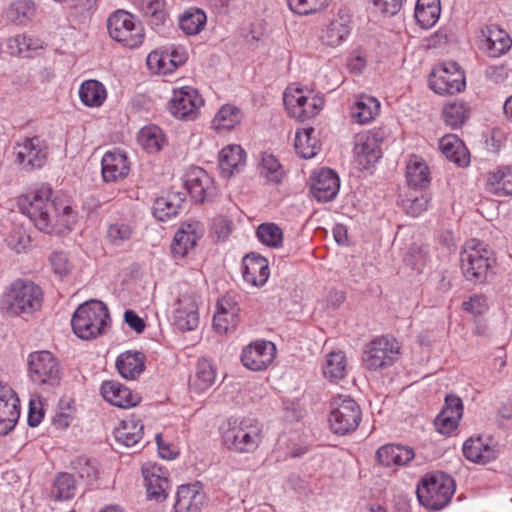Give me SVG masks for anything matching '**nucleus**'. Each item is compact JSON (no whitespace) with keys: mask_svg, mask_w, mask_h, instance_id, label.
Returning <instances> with one entry per match:
<instances>
[{"mask_svg":"<svg viewBox=\"0 0 512 512\" xmlns=\"http://www.w3.org/2000/svg\"><path fill=\"white\" fill-rule=\"evenodd\" d=\"M52 190L41 185L18 198V207L34 225L47 234H64L72 229L76 222V213L62 199H51Z\"/></svg>","mask_w":512,"mask_h":512,"instance_id":"obj_1","label":"nucleus"},{"mask_svg":"<svg viewBox=\"0 0 512 512\" xmlns=\"http://www.w3.org/2000/svg\"><path fill=\"white\" fill-rule=\"evenodd\" d=\"M109 320L106 305L97 300L87 301L75 310L71 326L74 334L83 340H92L102 335Z\"/></svg>","mask_w":512,"mask_h":512,"instance_id":"obj_2","label":"nucleus"},{"mask_svg":"<svg viewBox=\"0 0 512 512\" xmlns=\"http://www.w3.org/2000/svg\"><path fill=\"white\" fill-rule=\"evenodd\" d=\"M263 439V426L254 418L229 421L223 432L227 448L236 453H254Z\"/></svg>","mask_w":512,"mask_h":512,"instance_id":"obj_3","label":"nucleus"},{"mask_svg":"<svg viewBox=\"0 0 512 512\" xmlns=\"http://www.w3.org/2000/svg\"><path fill=\"white\" fill-rule=\"evenodd\" d=\"M455 493V482L444 473L427 474L417 485L419 503L429 510L443 509Z\"/></svg>","mask_w":512,"mask_h":512,"instance_id":"obj_4","label":"nucleus"},{"mask_svg":"<svg viewBox=\"0 0 512 512\" xmlns=\"http://www.w3.org/2000/svg\"><path fill=\"white\" fill-rule=\"evenodd\" d=\"M41 288L30 281L17 280L1 299V308L12 315L31 314L41 308Z\"/></svg>","mask_w":512,"mask_h":512,"instance_id":"obj_5","label":"nucleus"},{"mask_svg":"<svg viewBox=\"0 0 512 512\" xmlns=\"http://www.w3.org/2000/svg\"><path fill=\"white\" fill-rule=\"evenodd\" d=\"M107 29L114 41L130 49L138 48L144 41L143 25L125 10H117L108 17Z\"/></svg>","mask_w":512,"mask_h":512,"instance_id":"obj_6","label":"nucleus"},{"mask_svg":"<svg viewBox=\"0 0 512 512\" xmlns=\"http://www.w3.org/2000/svg\"><path fill=\"white\" fill-rule=\"evenodd\" d=\"M27 372L34 384L47 388L58 386L62 375L58 359L46 350L29 354Z\"/></svg>","mask_w":512,"mask_h":512,"instance_id":"obj_7","label":"nucleus"},{"mask_svg":"<svg viewBox=\"0 0 512 512\" xmlns=\"http://www.w3.org/2000/svg\"><path fill=\"white\" fill-rule=\"evenodd\" d=\"M494 263L493 253L474 240L467 242L461 253V269L470 281H484Z\"/></svg>","mask_w":512,"mask_h":512,"instance_id":"obj_8","label":"nucleus"},{"mask_svg":"<svg viewBox=\"0 0 512 512\" xmlns=\"http://www.w3.org/2000/svg\"><path fill=\"white\" fill-rule=\"evenodd\" d=\"M400 349V344L395 338L377 337L364 346L362 364L371 371L389 367L397 360Z\"/></svg>","mask_w":512,"mask_h":512,"instance_id":"obj_9","label":"nucleus"},{"mask_svg":"<svg viewBox=\"0 0 512 512\" xmlns=\"http://www.w3.org/2000/svg\"><path fill=\"white\" fill-rule=\"evenodd\" d=\"M362 412L355 400L338 396L331 402L329 424L333 433L346 435L354 432L361 422Z\"/></svg>","mask_w":512,"mask_h":512,"instance_id":"obj_10","label":"nucleus"},{"mask_svg":"<svg viewBox=\"0 0 512 512\" xmlns=\"http://www.w3.org/2000/svg\"><path fill=\"white\" fill-rule=\"evenodd\" d=\"M283 101L288 114L300 121L313 118L324 105L322 98L298 87H288L283 94Z\"/></svg>","mask_w":512,"mask_h":512,"instance_id":"obj_11","label":"nucleus"},{"mask_svg":"<svg viewBox=\"0 0 512 512\" xmlns=\"http://www.w3.org/2000/svg\"><path fill=\"white\" fill-rule=\"evenodd\" d=\"M465 75L456 62H444L434 67L429 76V86L436 93L456 94L465 88Z\"/></svg>","mask_w":512,"mask_h":512,"instance_id":"obj_12","label":"nucleus"},{"mask_svg":"<svg viewBox=\"0 0 512 512\" xmlns=\"http://www.w3.org/2000/svg\"><path fill=\"white\" fill-rule=\"evenodd\" d=\"M386 137L382 128L358 133L354 138V154L362 169L368 170L382 155L381 144Z\"/></svg>","mask_w":512,"mask_h":512,"instance_id":"obj_13","label":"nucleus"},{"mask_svg":"<svg viewBox=\"0 0 512 512\" xmlns=\"http://www.w3.org/2000/svg\"><path fill=\"white\" fill-rule=\"evenodd\" d=\"M476 43L488 57L497 58L506 54L512 46L509 34L496 24H484L476 32Z\"/></svg>","mask_w":512,"mask_h":512,"instance_id":"obj_14","label":"nucleus"},{"mask_svg":"<svg viewBox=\"0 0 512 512\" xmlns=\"http://www.w3.org/2000/svg\"><path fill=\"white\" fill-rule=\"evenodd\" d=\"M13 151L17 163L26 171L43 167L48 157V146L38 136L27 137L17 142Z\"/></svg>","mask_w":512,"mask_h":512,"instance_id":"obj_15","label":"nucleus"},{"mask_svg":"<svg viewBox=\"0 0 512 512\" xmlns=\"http://www.w3.org/2000/svg\"><path fill=\"white\" fill-rule=\"evenodd\" d=\"M203 103L204 101L196 89L185 86L173 91L168 109L177 119L195 120Z\"/></svg>","mask_w":512,"mask_h":512,"instance_id":"obj_16","label":"nucleus"},{"mask_svg":"<svg viewBox=\"0 0 512 512\" xmlns=\"http://www.w3.org/2000/svg\"><path fill=\"white\" fill-rule=\"evenodd\" d=\"M276 346L269 341H256L246 346L241 354V361L252 371L265 370L276 357Z\"/></svg>","mask_w":512,"mask_h":512,"instance_id":"obj_17","label":"nucleus"},{"mask_svg":"<svg viewBox=\"0 0 512 512\" xmlns=\"http://www.w3.org/2000/svg\"><path fill=\"white\" fill-rule=\"evenodd\" d=\"M20 417V400L7 384L0 383V435L8 434Z\"/></svg>","mask_w":512,"mask_h":512,"instance_id":"obj_18","label":"nucleus"},{"mask_svg":"<svg viewBox=\"0 0 512 512\" xmlns=\"http://www.w3.org/2000/svg\"><path fill=\"white\" fill-rule=\"evenodd\" d=\"M142 475L148 499L157 502L165 500L170 486L167 471L156 464H147L142 467Z\"/></svg>","mask_w":512,"mask_h":512,"instance_id":"obj_19","label":"nucleus"},{"mask_svg":"<svg viewBox=\"0 0 512 512\" xmlns=\"http://www.w3.org/2000/svg\"><path fill=\"white\" fill-rule=\"evenodd\" d=\"M185 188L191 197L199 203L215 193L213 179L200 167H190L185 175Z\"/></svg>","mask_w":512,"mask_h":512,"instance_id":"obj_20","label":"nucleus"},{"mask_svg":"<svg viewBox=\"0 0 512 512\" xmlns=\"http://www.w3.org/2000/svg\"><path fill=\"white\" fill-rule=\"evenodd\" d=\"M206 494L200 482L179 486L174 504L175 512H201Z\"/></svg>","mask_w":512,"mask_h":512,"instance_id":"obj_21","label":"nucleus"},{"mask_svg":"<svg viewBox=\"0 0 512 512\" xmlns=\"http://www.w3.org/2000/svg\"><path fill=\"white\" fill-rule=\"evenodd\" d=\"M340 187L338 175L331 169L322 168L314 172L311 178L310 190L312 195L319 202H329L333 200Z\"/></svg>","mask_w":512,"mask_h":512,"instance_id":"obj_22","label":"nucleus"},{"mask_svg":"<svg viewBox=\"0 0 512 512\" xmlns=\"http://www.w3.org/2000/svg\"><path fill=\"white\" fill-rule=\"evenodd\" d=\"M174 325L181 331H191L199 325V312L196 296L184 294L178 299L173 315Z\"/></svg>","mask_w":512,"mask_h":512,"instance_id":"obj_23","label":"nucleus"},{"mask_svg":"<svg viewBox=\"0 0 512 512\" xmlns=\"http://www.w3.org/2000/svg\"><path fill=\"white\" fill-rule=\"evenodd\" d=\"M242 275L248 284L255 287L263 286L270 275L268 260L256 253L247 254L242 261Z\"/></svg>","mask_w":512,"mask_h":512,"instance_id":"obj_24","label":"nucleus"},{"mask_svg":"<svg viewBox=\"0 0 512 512\" xmlns=\"http://www.w3.org/2000/svg\"><path fill=\"white\" fill-rule=\"evenodd\" d=\"M103 398L112 405L120 408H130L138 405L141 397L128 387L116 381H106L101 386Z\"/></svg>","mask_w":512,"mask_h":512,"instance_id":"obj_25","label":"nucleus"},{"mask_svg":"<svg viewBox=\"0 0 512 512\" xmlns=\"http://www.w3.org/2000/svg\"><path fill=\"white\" fill-rule=\"evenodd\" d=\"M101 164L102 177L105 182H116L123 179L130 171L127 156L120 150L105 153Z\"/></svg>","mask_w":512,"mask_h":512,"instance_id":"obj_26","label":"nucleus"},{"mask_svg":"<svg viewBox=\"0 0 512 512\" xmlns=\"http://www.w3.org/2000/svg\"><path fill=\"white\" fill-rule=\"evenodd\" d=\"M199 222H191L182 224L181 228L176 232L172 244L171 251L175 257L183 258L193 249L200 237Z\"/></svg>","mask_w":512,"mask_h":512,"instance_id":"obj_27","label":"nucleus"},{"mask_svg":"<svg viewBox=\"0 0 512 512\" xmlns=\"http://www.w3.org/2000/svg\"><path fill=\"white\" fill-rule=\"evenodd\" d=\"M414 457V450L402 445H383L376 452L378 462L386 467L405 466L411 462Z\"/></svg>","mask_w":512,"mask_h":512,"instance_id":"obj_28","label":"nucleus"},{"mask_svg":"<svg viewBox=\"0 0 512 512\" xmlns=\"http://www.w3.org/2000/svg\"><path fill=\"white\" fill-rule=\"evenodd\" d=\"M146 357L139 351H125L116 359L119 374L128 380H134L145 370Z\"/></svg>","mask_w":512,"mask_h":512,"instance_id":"obj_29","label":"nucleus"},{"mask_svg":"<svg viewBox=\"0 0 512 512\" xmlns=\"http://www.w3.org/2000/svg\"><path fill=\"white\" fill-rule=\"evenodd\" d=\"M464 456L475 463L486 464L496 459L498 451L494 445L485 442L481 437L470 438L463 445Z\"/></svg>","mask_w":512,"mask_h":512,"instance_id":"obj_30","label":"nucleus"},{"mask_svg":"<svg viewBox=\"0 0 512 512\" xmlns=\"http://www.w3.org/2000/svg\"><path fill=\"white\" fill-rule=\"evenodd\" d=\"M215 379L216 372L212 363L205 358L199 359L195 373L190 376L189 389L195 393L205 392L214 384Z\"/></svg>","mask_w":512,"mask_h":512,"instance_id":"obj_31","label":"nucleus"},{"mask_svg":"<svg viewBox=\"0 0 512 512\" xmlns=\"http://www.w3.org/2000/svg\"><path fill=\"white\" fill-rule=\"evenodd\" d=\"M245 164V152L239 145L224 147L219 153L221 174L229 178Z\"/></svg>","mask_w":512,"mask_h":512,"instance_id":"obj_32","label":"nucleus"},{"mask_svg":"<svg viewBox=\"0 0 512 512\" xmlns=\"http://www.w3.org/2000/svg\"><path fill=\"white\" fill-rule=\"evenodd\" d=\"M439 149L445 157L459 166L469 163V154L463 142L453 134L443 136L439 140Z\"/></svg>","mask_w":512,"mask_h":512,"instance_id":"obj_33","label":"nucleus"},{"mask_svg":"<svg viewBox=\"0 0 512 512\" xmlns=\"http://www.w3.org/2000/svg\"><path fill=\"white\" fill-rule=\"evenodd\" d=\"M406 179L409 186L413 188H426L429 186L431 177L430 171L426 162L416 156L412 155L406 166Z\"/></svg>","mask_w":512,"mask_h":512,"instance_id":"obj_34","label":"nucleus"},{"mask_svg":"<svg viewBox=\"0 0 512 512\" xmlns=\"http://www.w3.org/2000/svg\"><path fill=\"white\" fill-rule=\"evenodd\" d=\"M114 436L117 442L130 447L137 444L143 436V424L134 416L121 421L114 430Z\"/></svg>","mask_w":512,"mask_h":512,"instance_id":"obj_35","label":"nucleus"},{"mask_svg":"<svg viewBox=\"0 0 512 512\" xmlns=\"http://www.w3.org/2000/svg\"><path fill=\"white\" fill-rule=\"evenodd\" d=\"M379 101L367 95H360L350 109L352 119L359 123L365 124L374 119L379 113Z\"/></svg>","mask_w":512,"mask_h":512,"instance_id":"obj_36","label":"nucleus"},{"mask_svg":"<svg viewBox=\"0 0 512 512\" xmlns=\"http://www.w3.org/2000/svg\"><path fill=\"white\" fill-rule=\"evenodd\" d=\"M184 199L182 193H168L167 196L157 198L153 205V215L159 221L176 216Z\"/></svg>","mask_w":512,"mask_h":512,"instance_id":"obj_37","label":"nucleus"},{"mask_svg":"<svg viewBox=\"0 0 512 512\" xmlns=\"http://www.w3.org/2000/svg\"><path fill=\"white\" fill-rule=\"evenodd\" d=\"M297 154L305 159L313 158L320 151L321 145L313 127L298 130L294 143Z\"/></svg>","mask_w":512,"mask_h":512,"instance_id":"obj_38","label":"nucleus"},{"mask_svg":"<svg viewBox=\"0 0 512 512\" xmlns=\"http://www.w3.org/2000/svg\"><path fill=\"white\" fill-rule=\"evenodd\" d=\"M440 12L439 0H417L414 16L420 27L429 29L438 21Z\"/></svg>","mask_w":512,"mask_h":512,"instance_id":"obj_39","label":"nucleus"},{"mask_svg":"<svg viewBox=\"0 0 512 512\" xmlns=\"http://www.w3.org/2000/svg\"><path fill=\"white\" fill-rule=\"evenodd\" d=\"M323 375L332 382L343 379L347 374V359L342 351L330 352L323 364Z\"/></svg>","mask_w":512,"mask_h":512,"instance_id":"obj_40","label":"nucleus"},{"mask_svg":"<svg viewBox=\"0 0 512 512\" xmlns=\"http://www.w3.org/2000/svg\"><path fill=\"white\" fill-rule=\"evenodd\" d=\"M82 103L88 107H99L107 97L104 85L97 80L84 81L79 89Z\"/></svg>","mask_w":512,"mask_h":512,"instance_id":"obj_41","label":"nucleus"},{"mask_svg":"<svg viewBox=\"0 0 512 512\" xmlns=\"http://www.w3.org/2000/svg\"><path fill=\"white\" fill-rule=\"evenodd\" d=\"M242 117L243 114L238 107L225 104L215 115L212 124L217 131H230L240 124Z\"/></svg>","mask_w":512,"mask_h":512,"instance_id":"obj_42","label":"nucleus"},{"mask_svg":"<svg viewBox=\"0 0 512 512\" xmlns=\"http://www.w3.org/2000/svg\"><path fill=\"white\" fill-rule=\"evenodd\" d=\"M207 16L202 9L189 8L179 19V26L187 35H197L205 27Z\"/></svg>","mask_w":512,"mask_h":512,"instance_id":"obj_43","label":"nucleus"},{"mask_svg":"<svg viewBox=\"0 0 512 512\" xmlns=\"http://www.w3.org/2000/svg\"><path fill=\"white\" fill-rule=\"evenodd\" d=\"M165 140L163 131L155 125L143 127L138 134L139 144L148 153L159 152L162 149Z\"/></svg>","mask_w":512,"mask_h":512,"instance_id":"obj_44","label":"nucleus"},{"mask_svg":"<svg viewBox=\"0 0 512 512\" xmlns=\"http://www.w3.org/2000/svg\"><path fill=\"white\" fill-rule=\"evenodd\" d=\"M490 191L497 196L512 195V168H501L488 177Z\"/></svg>","mask_w":512,"mask_h":512,"instance_id":"obj_45","label":"nucleus"},{"mask_svg":"<svg viewBox=\"0 0 512 512\" xmlns=\"http://www.w3.org/2000/svg\"><path fill=\"white\" fill-rule=\"evenodd\" d=\"M430 201L431 194L427 191L421 192L419 195L411 192L401 199L400 206L407 215L418 217L427 210Z\"/></svg>","mask_w":512,"mask_h":512,"instance_id":"obj_46","label":"nucleus"},{"mask_svg":"<svg viewBox=\"0 0 512 512\" xmlns=\"http://www.w3.org/2000/svg\"><path fill=\"white\" fill-rule=\"evenodd\" d=\"M468 113L467 106L460 101L448 103L443 108L444 121L453 129L461 127L465 123Z\"/></svg>","mask_w":512,"mask_h":512,"instance_id":"obj_47","label":"nucleus"},{"mask_svg":"<svg viewBox=\"0 0 512 512\" xmlns=\"http://www.w3.org/2000/svg\"><path fill=\"white\" fill-rule=\"evenodd\" d=\"M261 174L267 181L278 184L280 183L285 172L278 159L270 153H263L261 158Z\"/></svg>","mask_w":512,"mask_h":512,"instance_id":"obj_48","label":"nucleus"},{"mask_svg":"<svg viewBox=\"0 0 512 512\" xmlns=\"http://www.w3.org/2000/svg\"><path fill=\"white\" fill-rule=\"evenodd\" d=\"M147 66L151 72L161 75L170 74L175 70L166 49L151 52L147 57Z\"/></svg>","mask_w":512,"mask_h":512,"instance_id":"obj_49","label":"nucleus"},{"mask_svg":"<svg viewBox=\"0 0 512 512\" xmlns=\"http://www.w3.org/2000/svg\"><path fill=\"white\" fill-rule=\"evenodd\" d=\"M349 27L340 20H333L323 31L322 41L331 47L338 46L348 36Z\"/></svg>","mask_w":512,"mask_h":512,"instance_id":"obj_50","label":"nucleus"},{"mask_svg":"<svg viewBox=\"0 0 512 512\" xmlns=\"http://www.w3.org/2000/svg\"><path fill=\"white\" fill-rule=\"evenodd\" d=\"M258 239L266 246L278 248L283 243L282 230L274 223H263L257 228Z\"/></svg>","mask_w":512,"mask_h":512,"instance_id":"obj_51","label":"nucleus"},{"mask_svg":"<svg viewBox=\"0 0 512 512\" xmlns=\"http://www.w3.org/2000/svg\"><path fill=\"white\" fill-rule=\"evenodd\" d=\"M35 5L31 0H15L8 10V17L12 21L24 23L35 15Z\"/></svg>","mask_w":512,"mask_h":512,"instance_id":"obj_52","label":"nucleus"},{"mask_svg":"<svg viewBox=\"0 0 512 512\" xmlns=\"http://www.w3.org/2000/svg\"><path fill=\"white\" fill-rule=\"evenodd\" d=\"M55 497L57 500H69L74 497L76 485L72 475L59 473L54 482Z\"/></svg>","mask_w":512,"mask_h":512,"instance_id":"obj_53","label":"nucleus"},{"mask_svg":"<svg viewBox=\"0 0 512 512\" xmlns=\"http://www.w3.org/2000/svg\"><path fill=\"white\" fill-rule=\"evenodd\" d=\"M290 9L299 15H309L324 9L329 0H287Z\"/></svg>","mask_w":512,"mask_h":512,"instance_id":"obj_54","label":"nucleus"},{"mask_svg":"<svg viewBox=\"0 0 512 512\" xmlns=\"http://www.w3.org/2000/svg\"><path fill=\"white\" fill-rule=\"evenodd\" d=\"M133 227L126 222H116L107 229V238L114 245H121L123 242L131 239Z\"/></svg>","mask_w":512,"mask_h":512,"instance_id":"obj_55","label":"nucleus"},{"mask_svg":"<svg viewBox=\"0 0 512 512\" xmlns=\"http://www.w3.org/2000/svg\"><path fill=\"white\" fill-rule=\"evenodd\" d=\"M135 3L145 16L153 18L156 23L164 20L162 0H135Z\"/></svg>","mask_w":512,"mask_h":512,"instance_id":"obj_56","label":"nucleus"},{"mask_svg":"<svg viewBox=\"0 0 512 512\" xmlns=\"http://www.w3.org/2000/svg\"><path fill=\"white\" fill-rule=\"evenodd\" d=\"M73 469L75 472L79 475V477L88 483H92L94 480L97 479V469L96 467L90 462L89 459L80 456L77 457L72 462Z\"/></svg>","mask_w":512,"mask_h":512,"instance_id":"obj_57","label":"nucleus"},{"mask_svg":"<svg viewBox=\"0 0 512 512\" xmlns=\"http://www.w3.org/2000/svg\"><path fill=\"white\" fill-rule=\"evenodd\" d=\"M30 241V236L21 227L13 229L6 238L7 245L17 253L24 251L30 244Z\"/></svg>","mask_w":512,"mask_h":512,"instance_id":"obj_58","label":"nucleus"},{"mask_svg":"<svg viewBox=\"0 0 512 512\" xmlns=\"http://www.w3.org/2000/svg\"><path fill=\"white\" fill-rule=\"evenodd\" d=\"M235 311L216 312L213 317V327L218 333H227L236 325Z\"/></svg>","mask_w":512,"mask_h":512,"instance_id":"obj_59","label":"nucleus"},{"mask_svg":"<svg viewBox=\"0 0 512 512\" xmlns=\"http://www.w3.org/2000/svg\"><path fill=\"white\" fill-rule=\"evenodd\" d=\"M444 416L453 417L458 423L463 414V403L457 396L448 395L445 398V407L439 413Z\"/></svg>","mask_w":512,"mask_h":512,"instance_id":"obj_60","label":"nucleus"},{"mask_svg":"<svg viewBox=\"0 0 512 512\" xmlns=\"http://www.w3.org/2000/svg\"><path fill=\"white\" fill-rule=\"evenodd\" d=\"M50 262L54 273L60 277L66 276L71 270V264L64 252H53Z\"/></svg>","mask_w":512,"mask_h":512,"instance_id":"obj_61","label":"nucleus"},{"mask_svg":"<svg viewBox=\"0 0 512 512\" xmlns=\"http://www.w3.org/2000/svg\"><path fill=\"white\" fill-rule=\"evenodd\" d=\"M487 308L486 298L482 295H473L468 301H464L462 309L473 315L482 314Z\"/></svg>","mask_w":512,"mask_h":512,"instance_id":"obj_62","label":"nucleus"},{"mask_svg":"<svg viewBox=\"0 0 512 512\" xmlns=\"http://www.w3.org/2000/svg\"><path fill=\"white\" fill-rule=\"evenodd\" d=\"M434 425L436 429L443 435H450L458 427V423L453 417H448L439 414L435 420Z\"/></svg>","mask_w":512,"mask_h":512,"instance_id":"obj_63","label":"nucleus"},{"mask_svg":"<svg viewBox=\"0 0 512 512\" xmlns=\"http://www.w3.org/2000/svg\"><path fill=\"white\" fill-rule=\"evenodd\" d=\"M372 2L378 11L388 15H395L402 5V0H372Z\"/></svg>","mask_w":512,"mask_h":512,"instance_id":"obj_64","label":"nucleus"}]
</instances>
